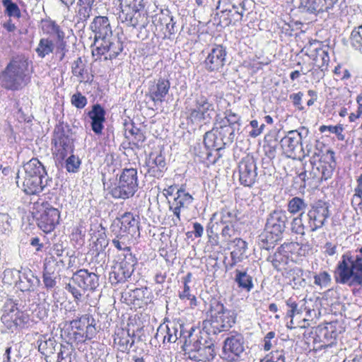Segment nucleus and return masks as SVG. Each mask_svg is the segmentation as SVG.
<instances>
[{
    "mask_svg": "<svg viewBox=\"0 0 362 362\" xmlns=\"http://www.w3.org/2000/svg\"><path fill=\"white\" fill-rule=\"evenodd\" d=\"M24 172L17 173L16 183L27 194H38L50 181L45 166L37 158H32L23 165Z\"/></svg>",
    "mask_w": 362,
    "mask_h": 362,
    "instance_id": "f257e3e1",
    "label": "nucleus"
},
{
    "mask_svg": "<svg viewBox=\"0 0 362 362\" xmlns=\"http://www.w3.org/2000/svg\"><path fill=\"white\" fill-rule=\"evenodd\" d=\"M1 86L8 90H19L30 81L29 62L24 56L13 57L0 75Z\"/></svg>",
    "mask_w": 362,
    "mask_h": 362,
    "instance_id": "f03ea898",
    "label": "nucleus"
},
{
    "mask_svg": "<svg viewBox=\"0 0 362 362\" xmlns=\"http://www.w3.org/2000/svg\"><path fill=\"white\" fill-rule=\"evenodd\" d=\"M339 282L349 285H362V255L344 253L337 267Z\"/></svg>",
    "mask_w": 362,
    "mask_h": 362,
    "instance_id": "7ed1b4c3",
    "label": "nucleus"
},
{
    "mask_svg": "<svg viewBox=\"0 0 362 362\" xmlns=\"http://www.w3.org/2000/svg\"><path fill=\"white\" fill-rule=\"evenodd\" d=\"M288 217L283 210H274L267 219L265 230L259 236V244L262 248L269 250L281 238L286 228Z\"/></svg>",
    "mask_w": 362,
    "mask_h": 362,
    "instance_id": "20e7f679",
    "label": "nucleus"
},
{
    "mask_svg": "<svg viewBox=\"0 0 362 362\" xmlns=\"http://www.w3.org/2000/svg\"><path fill=\"white\" fill-rule=\"evenodd\" d=\"M207 334L201 333L199 337H196L192 339H186L183 350L188 357L197 361H210L213 360L216 356L214 351V344L211 340H208ZM189 338L192 337L190 332L188 335Z\"/></svg>",
    "mask_w": 362,
    "mask_h": 362,
    "instance_id": "39448f33",
    "label": "nucleus"
},
{
    "mask_svg": "<svg viewBox=\"0 0 362 362\" xmlns=\"http://www.w3.org/2000/svg\"><path fill=\"white\" fill-rule=\"evenodd\" d=\"M210 320L203 322V331L206 334H217L231 328L235 323L236 316L233 310L225 308L223 304L217 303L215 312L211 310Z\"/></svg>",
    "mask_w": 362,
    "mask_h": 362,
    "instance_id": "423d86ee",
    "label": "nucleus"
},
{
    "mask_svg": "<svg viewBox=\"0 0 362 362\" xmlns=\"http://www.w3.org/2000/svg\"><path fill=\"white\" fill-rule=\"evenodd\" d=\"M138 189L137 170L124 168L119 175L117 185L110 194L115 199H127L132 197Z\"/></svg>",
    "mask_w": 362,
    "mask_h": 362,
    "instance_id": "0eeeda50",
    "label": "nucleus"
},
{
    "mask_svg": "<svg viewBox=\"0 0 362 362\" xmlns=\"http://www.w3.org/2000/svg\"><path fill=\"white\" fill-rule=\"evenodd\" d=\"M301 139V135L297 131H290L288 132L280 141L283 152L287 157L292 158H300L302 153L303 156H309L312 154L310 164L314 165L315 164L317 153L315 151H313L308 146H306L307 153H305L304 148L302 146Z\"/></svg>",
    "mask_w": 362,
    "mask_h": 362,
    "instance_id": "6e6552de",
    "label": "nucleus"
},
{
    "mask_svg": "<svg viewBox=\"0 0 362 362\" xmlns=\"http://www.w3.org/2000/svg\"><path fill=\"white\" fill-rule=\"evenodd\" d=\"M16 305L17 304L13 300L7 299L4 306V313L1 317L2 323L11 332L28 322V316L20 311Z\"/></svg>",
    "mask_w": 362,
    "mask_h": 362,
    "instance_id": "1a4fd4ad",
    "label": "nucleus"
},
{
    "mask_svg": "<svg viewBox=\"0 0 362 362\" xmlns=\"http://www.w3.org/2000/svg\"><path fill=\"white\" fill-rule=\"evenodd\" d=\"M189 112V118L193 123L206 122L211 119L214 105L206 96L200 95L195 98Z\"/></svg>",
    "mask_w": 362,
    "mask_h": 362,
    "instance_id": "9d476101",
    "label": "nucleus"
},
{
    "mask_svg": "<svg viewBox=\"0 0 362 362\" xmlns=\"http://www.w3.org/2000/svg\"><path fill=\"white\" fill-rule=\"evenodd\" d=\"M4 279L8 280V277L11 276L14 278L13 281L9 282L8 284L16 283L17 287L21 291H33L39 286L40 281L34 275L31 270L24 271L21 272L17 269H6L4 272Z\"/></svg>",
    "mask_w": 362,
    "mask_h": 362,
    "instance_id": "9b49d317",
    "label": "nucleus"
},
{
    "mask_svg": "<svg viewBox=\"0 0 362 362\" xmlns=\"http://www.w3.org/2000/svg\"><path fill=\"white\" fill-rule=\"evenodd\" d=\"M120 1L121 13L119 18L122 23H126L128 26L135 28L139 24L136 15L143 10L144 0H119Z\"/></svg>",
    "mask_w": 362,
    "mask_h": 362,
    "instance_id": "f8f14e48",
    "label": "nucleus"
},
{
    "mask_svg": "<svg viewBox=\"0 0 362 362\" xmlns=\"http://www.w3.org/2000/svg\"><path fill=\"white\" fill-rule=\"evenodd\" d=\"M341 329V327L337 322H329L323 325H318V351L322 348L331 347Z\"/></svg>",
    "mask_w": 362,
    "mask_h": 362,
    "instance_id": "ddd939ff",
    "label": "nucleus"
},
{
    "mask_svg": "<svg viewBox=\"0 0 362 362\" xmlns=\"http://www.w3.org/2000/svg\"><path fill=\"white\" fill-rule=\"evenodd\" d=\"M123 50L122 42L115 36L101 40L100 46L93 50V55H106L105 59L116 58Z\"/></svg>",
    "mask_w": 362,
    "mask_h": 362,
    "instance_id": "4468645a",
    "label": "nucleus"
},
{
    "mask_svg": "<svg viewBox=\"0 0 362 362\" xmlns=\"http://www.w3.org/2000/svg\"><path fill=\"white\" fill-rule=\"evenodd\" d=\"M71 281L82 291H95L99 286V276L88 269H79L74 273Z\"/></svg>",
    "mask_w": 362,
    "mask_h": 362,
    "instance_id": "2eb2a0df",
    "label": "nucleus"
},
{
    "mask_svg": "<svg viewBox=\"0 0 362 362\" xmlns=\"http://www.w3.org/2000/svg\"><path fill=\"white\" fill-rule=\"evenodd\" d=\"M144 168H146V174L157 178L162 177L163 172L167 170L165 158L162 152L150 153Z\"/></svg>",
    "mask_w": 362,
    "mask_h": 362,
    "instance_id": "dca6fc26",
    "label": "nucleus"
},
{
    "mask_svg": "<svg viewBox=\"0 0 362 362\" xmlns=\"http://www.w3.org/2000/svg\"><path fill=\"white\" fill-rule=\"evenodd\" d=\"M119 220L121 224L118 232L119 238L132 239L136 235H139V221L133 214L126 212L121 216Z\"/></svg>",
    "mask_w": 362,
    "mask_h": 362,
    "instance_id": "f3484780",
    "label": "nucleus"
},
{
    "mask_svg": "<svg viewBox=\"0 0 362 362\" xmlns=\"http://www.w3.org/2000/svg\"><path fill=\"white\" fill-rule=\"evenodd\" d=\"M226 50L222 45L214 47L204 61V66L209 71H220L226 63Z\"/></svg>",
    "mask_w": 362,
    "mask_h": 362,
    "instance_id": "a211bd4d",
    "label": "nucleus"
},
{
    "mask_svg": "<svg viewBox=\"0 0 362 362\" xmlns=\"http://www.w3.org/2000/svg\"><path fill=\"white\" fill-rule=\"evenodd\" d=\"M170 87V81L164 78L154 79L148 83V96L155 104L162 103L168 94Z\"/></svg>",
    "mask_w": 362,
    "mask_h": 362,
    "instance_id": "6ab92c4d",
    "label": "nucleus"
},
{
    "mask_svg": "<svg viewBox=\"0 0 362 362\" xmlns=\"http://www.w3.org/2000/svg\"><path fill=\"white\" fill-rule=\"evenodd\" d=\"M240 182L247 187H251L257 176V165L253 157L244 158L239 164Z\"/></svg>",
    "mask_w": 362,
    "mask_h": 362,
    "instance_id": "aec40b11",
    "label": "nucleus"
},
{
    "mask_svg": "<svg viewBox=\"0 0 362 362\" xmlns=\"http://www.w3.org/2000/svg\"><path fill=\"white\" fill-rule=\"evenodd\" d=\"M60 213L58 209L48 205L37 218L38 226L45 233L52 231L59 223Z\"/></svg>",
    "mask_w": 362,
    "mask_h": 362,
    "instance_id": "412c9836",
    "label": "nucleus"
},
{
    "mask_svg": "<svg viewBox=\"0 0 362 362\" xmlns=\"http://www.w3.org/2000/svg\"><path fill=\"white\" fill-rule=\"evenodd\" d=\"M90 28L95 34V43L99 40H103L112 37V28L110 21L106 16L95 17L90 23Z\"/></svg>",
    "mask_w": 362,
    "mask_h": 362,
    "instance_id": "4be33fe9",
    "label": "nucleus"
},
{
    "mask_svg": "<svg viewBox=\"0 0 362 362\" xmlns=\"http://www.w3.org/2000/svg\"><path fill=\"white\" fill-rule=\"evenodd\" d=\"M223 350L225 354L239 356L245 351V341L243 335L235 334L228 337L224 341Z\"/></svg>",
    "mask_w": 362,
    "mask_h": 362,
    "instance_id": "5701e85b",
    "label": "nucleus"
},
{
    "mask_svg": "<svg viewBox=\"0 0 362 362\" xmlns=\"http://www.w3.org/2000/svg\"><path fill=\"white\" fill-rule=\"evenodd\" d=\"M62 158H64L68 153L74 151V139L71 136L66 134L64 132H58L52 139Z\"/></svg>",
    "mask_w": 362,
    "mask_h": 362,
    "instance_id": "b1692460",
    "label": "nucleus"
},
{
    "mask_svg": "<svg viewBox=\"0 0 362 362\" xmlns=\"http://www.w3.org/2000/svg\"><path fill=\"white\" fill-rule=\"evenodd\" d=\"M88 116L91 119V128L93 132L98 135L102 134L104 128L103 123L105 121V110L100 104H95L92 110L88 112Z\"/></svg>",
    "mask_w": 362,
    "mask_h": 362,
    "instance_id": "393cba45",
    "label": "nucleus"
},
{
    "mask_svg": "<svg viewBox=\"0 0 362 362\" xmlns=\"http://www.w3.org/2000/svg\"><path fill=\"white\" fill-rule=\"evenodd\" d=\"M38 351L46 358L59 351V345L54 337H47V335H41L37 341Z\"/></svg>",
    "mask_w": 362,
    "mask_h": 362,
    "instance_id": "a878e982",
    "label": "nucleus"
},
{
    "mask_svg": "<svg viewBox=\"0 0 362 362\" xmlns=\"http://www.w3.org/2000/svg\"><path fill=\"white\" fill-rule=\"evenodd\" d=\"M166 335L164 336V341L170 343H175L184 334V326L178 322H169L165 327Z\"/></svg>",
    "mask_w": 362,
    "mask_h": 362,
    "instance_id": "bb28decb",
    "label": "nucleus"
},
{
    "mask_svg": "<svg viewBox=\"0 0 362 362\" xmlns=\"http://www.w3.org/2000/svg\"><path fill=\"white\" fill-rule=\"evenodd\" d=\"M135 264L136 259L131 253L125 255L124 259L119 263L118 275H122L119 281L125 280L132 276Z\"/></svg>",
    "mask_w": 362,
    "mask_h": 362,
    "instance_id": "cd10ccee",
    "label": "nucleus"
},
{
    "mask_svg": "<svg viewBox=\"0 0 362 362\" xmlns=\"http://www.w3.org/2000/svg\"><path fill=\"white\" fill-rule=\"evenodd\" d=\"M234 248L230 252L233 264H235L238 262H242L246 257V251L247 249V244L241 238H235L233 240Z\"/></svg>",
    "mask_w": 362,
    "mask_h": 362,
    "instance_id": "c85d7f7f",
    "label": "nucleus"
},
{
    "mask_svg": "<svg viewBox=\"0 0 362 362\" xmlns=\"http://www.w3.org/2000/svg\"><path fill=\"white\" fill-rule=\"evenodd\" d=\"M250 4L248 0H219L218 8L224 7L245 13Z\"/></svg>",
    "mask_w": 362,
    "mask_h": 362,
    "instance_id": "c756f323",
    "label": "nucleus"
},
{
    "mask_svg": "<svg viewBox=\"0 0 362 362\" xmlns=\"http://www.w3.org/2000/svg\"><path fill=\"white\" fill-rule=\"evenodd\" d=\"M114 341L119 346V349L123 352L129 351L134 343V339L131 337L129 331L123 329L116 334Z\"/></svg>",
    "mask_w": 362,
    "mask_h": 362,
    "instance_id": "7c9ffc66",
    "label": "nucleus"
},
{
    "mask_svg": "<svg viewBox=\"0 0 362 362\" xmlns=\"http://www.w3.org/2000/svg\"><path fill=\"white\" fill-rule=\"evenodd\" d=\"M244 14L245 13L238 12V11H233L222 7L220 18L223 21H226V25H229L230 24L235 25L237 23H239L243 20Z\"/></svg>",
    "mask_w": 362,
    "mask_h": 362,
    "instance_id": "2f4dec72",
    "label": "nucleus"
},
{
    "mask_svg": "<svg viewBox=\"0 0 362 362\" xmlns=\"http://www.w3.org/2000/svg\"><path fill=\"white\" fill-rule=\"evenodd\" d=\"M204 144L207 148L219 151L224 148L225 143L222 139H218L213 131L207 132L204 137Z\"/></svg>",
    "mask_w": 362,
    "mask_h": 362,
    "instance_id": "473e14b6",
    "label": "nucleus"
},
{
    "mask_svg": "<svg viewBox=\"0 0 362 362\" xmlns=\"http://www.w3.org/2000/svg\"><path fill=\"white\" fill-rule=\"evenodd\" d=\"M52 264L53 262L51 264L48 263L46 266L44 265L42 281L47 289L53 288L57 285V272L52 269Z\"/></svg>",
    "mask_w": 362,
    "mask_h": 362,
    "instance_id": "72a5a7b5",
    "label": "nucleus"
},
{
    "mask_svg": "<svg viewBox=\"0 0 362 362\" xmlns=\"http://www.w3.org/2000/svg\"><path fill=\"white\" fill-rule=\"evenodd\" d=\"M176 194L177 196L175 197L173 204L182 209L188 208L194 200L192 196L188 192H186L182 188L177 189Z\"/></svg>",
    "mask_w": 362,
    "mask_h": 362,
    "instance_id": "f704fd0d",
    "label": "nucleus"
},
{
    "mask_svg": "<svg viewBox=\"0 0 362 362\" xmlns=\"http://www.w3.org/2000/svg\"><path fill=\"white\" fill-rule=\"evenodd\" d=\"M54 45L53 42L48 38H42L35 49L38 57L41 58L45 57L52 53L54 50Z\"/></svg>",
    "mask_w": 362,
    "mask_h": 362,
    "instance_id": "c9c22d12",
    "label": "nucleus"
},
{
    "mask_svg": "<svg viewBox=\"0 0 362 362\" xmlns=\"http://www.w3.org/2000/svg\"><path fill=\"white\" fill-rule=\"evenodd\" d=\"M235 281L238 283L239 287L250 291L253 287L252 277L247 274L246 272H241L239 270L235 271Z\"/></svg>",
    "mask_w": 362,
    "mask_h": 362,
    "instance_id": "e433bc0d",
    "label": "nucleus"
},
{
    "mask_svg": "<svg viewBox=\"0 0 362 362\" xmlns=\"http://www.w3.org/2000/svg\"><path fill=\"white\" fill-rule=\"evenodd\" d=\"M238 221V213L234 209L225 207L221 211V222L223 224H234Z\"/></svg>",
    "mask_w": 362,
    "mask_h": 362,
    "instance_id": "4c0bfd02",
    "label": "nucleus"
},
{
    "mask_svg": "<svg viewBox=\"0 0 362 362\" xmlns=\"http://www.w3.org/2000/svg\"><path fill=\"white\" fill-rule=\"evenodd\" d=\"M2 4L5 8L4 13L8 17L19 18L21 16L18 6L12 0H2Z\"/></svg>",
    "mask_w": 362,
    "mask_h": 362,
    "instance_id": "58836bf2",
    "label": "nucleus"
},
{
    "mask_svg": "<svg viewBox=\"0 0 362 362\" xmlns=\"http://www.w3.org/2000/svg\"><path fill=\"white\" fill-rule=\"evenodd\" d=\"M350 42L353 47L362 52V24L353 29L350 36Z\"/></svg>",
    "mask_w": 362,
    "mask_h": 362,
    "instance_id": "ea45409f",
    "label": "nucleus"
},
{
    "mask_svg": "<svg viewBox=\"0 0 362 362\" xmlns=\"http://www.w3.org/2000/svg\"><path fill=\"white\" fill-rule=\"evenodd\" d=\"M78 9L76 11V16L78 18V22H84L88 20L90 16L91 4H83L77 3Z\"/></svg>",
    "mask_w": 362,
    "mask_h": 362,
    "instance_id": "a19ab883",
    "label": "nucleus"
},
{
    "mask_svg": "<svg viewBox=\"0 0 362 362\" xmlns=\"http://www.w3.org/2000/svg\"><path fill=\"white\" fill-rule=\"evenodd\" d=\"M306 204L304 201L299 197L292 198L288 204V211L291 214H296L305 209Z\"/></svg>",
    "mask_w": 362,
    "mask_h": 362,
    "instance_id": "79ce46f5",
    "label": "nucleus"
},
{
    "mask_svg": "<svg viewBox=\"0 0 362 362\" xmlns=\"http://www.w3.org/2000/svg\"><path fill=\"white\" fill-rule=\"evenodd\" d=\"M230 115H227L225 118L222 119L219 122L220 128L226 132H230L229 139L232 141L234 138V128L233 125L236 124V120H230Z\"/></svg>",
    "mask_w": 362,
    "mask_h": 362,
    "instance_id": "37998d69",
    "label": "nucleus"
},
{
    "mask_svg": "<svg viewBox=\"0 0 362 362\" xmlns=\"http://www.w3.org/2000/svg\"><path fill=\"white\" fill-rule=\"evenodd\" d=\"M179 298L183 301L189 300L191 307L197 305V298L194 295L191 294L189 285H184L183 290L179 293Z\"/></svg>",
    "mask_w": 362,
    "mask_h": 362,
    "instance_id": "c03bdc74",
    "label": "nucleus"
},
{
    "mask_svg": "<svg viewBox=\"0 0 362 362\" xmlns=\"http://www.w3.org/2000/svg\"><path fill=\"white\" fill-rule=\"evenodd\" d=\"M57 362H71V352L69 346L60 344L57 352Z\"/></svg>",
    "mask_w": 362,
    "mask_h": 362,
    "instance_id": "a18cd8bd",
    "label": "nucleus"
},
{
    "mask_svg": "<svg viewBox=\"0 0 362 362\" xmlns=\"http://www.w3.org/2000/svg\"><path fill=\"white\" fill-rule=\"evenodd\" d=\"M53 262V264H52V269L54 272L58 273L59 270L63 269L65 267V262L63 259L61 257H56L54 255H51L49 257H47L45 260L44 265H47L48 263L51 264Z\"/></svg>",
    "mask_w": 362,
    "mask_h": 362,
    "instance_id": "49530a36",
    "label": "nucleus"
},
{
    "mask_svg": "<svg viewBox=\"0 0 362 362\" xmlns=\"http://www.w3.org/2000/svg\"><path fill=\"white\" fill-rule=\"evenodd\" d=\"M11 218L8 214L0 213V233L6 234L11 230Z\"/></svg>",
    "mask_w": 362,
    "mask_h": 362,
    "instance_id": "de8ad7c7",
    "label": "nucleus"
},
{
    "mask_svg": "<svg viewBox=\"0 0 362 362\" xmlns=\"http://www.w3.org/2000/svg\"><path fill=\"white\" fill-rule=\"evenodd\" d=\"M71 71L74 76L80 78V82L83 81L84 78V65L83 64V62L81 57H78L74 62L71 66Z\"/></svg>",
    "mask_w": 362,
    "mask_h": 362,
    "instance_id": "09e8293b",
    "label": "nucleus"
},
{
    "mask_svg": "<svg viewBox=\"0 0 362 362\" xmlns=\"http://www.w3.org/2000/svg\"><path fill=\"white\" fill-rule=\"evenodd\" d=\"M81 165V160L78 157L74 155L70 156L66 160V168L69 173H76L78 171Z\"/></svg>",
    "mask_w": 362,
    "mask_h": 362,
    "instance_id": "8fccbe9b",
    "label": "nucleus"
},
{
    "mask_svg": "<svg viewBox=\"0 0 362 362\" xmlns=\"http://www.w3.org/2000/svg\"><path fill=\"white\" fill-rule=\"evenodd\" d=\"M71 104L78 109L83 108L87 104V98L78 92L71 96Z\"/></svg>",
    "mask_w": 362,
    "mask_h": 362,
    "instance_id": "3c124183",
    "label": "nucleus"
},
{
    "mask_svg": "<svg viewBox=\"0 0 362 362\" xmlns=\"http://www.w3.org/2000/svg\"><path fill=\"white\" fill-rule=\"evenodd\" d=\"M318 214H320L324 218L321 221V226H322L325 225L326 218L329 216L328 203L318 200Z\"/></svg>",
    "mask_w": 362,
    "mask_h": 362,
    "instance_id": "603ef678",
    "label": "nucleus"
},
{
    "mask_svg": "<svg viewBox=\"0 0 362 362\" xmlns=\"http://www.w3.org/2000/svg\"><path fill=\"white\" fill-rule=\"evenodd\" d=\"M65 288L72 294L76 300H80L81 299L83 296L81 291L78 288V286L74 284L71 281L66 284Z\"/></svg>",
    "mask_w": 362,
    "mask_h": 362,
    "instance_id": "864d4df0",
    "label": "nucleus"
},
{
    "mask_svg": "<svg viewBox=\"0 0 362 362\" xmlns=\"http://www.w3.org/2000/svg\"><path fill=\"white\" fill-rule=\"evenodd\" d=\"M89 317L83 315L78 320L71 321V325L73 328H75L78 331H83L84 328H86V323L89 322Z\"/></svg>",
    "mask_w": 362,
    "mask_h": 362,
    "instance_id": "5fc2aeb1",
    "label": "nucleus"
},
{
    "mask_svg": "<svg viewBox=\"0 0 362 362\" xmlns=\"http://www.w3.org/2000/svg\"><path fill=\"white\" fill-rule=\"evenodd\" d=\"M286 305L290 308V310H288L286 313V317L293 318L295 315H297L300 313V310L298 308V304L291 298H288L286 301Z\"/></svg>",
    "mask_w": 362,
    "mask_h": 362,
    "instance_id": "6e6d98bb",
    "label": "nucleus"
},
{
    "mask_svg": "<svg viewBox=\"0 0 362 362\" xmlns=\"http://www.w3.org/2000/svg\"><path fill=\"white\" fill-rule=\"evenodd\" d=\"M94 320H91V322H88L86 325V331L81 335L82 337H85V339H91L96 333V329L95 325H93Z\"/></svg>",
    "mask_w": 362,
    "mask_h": 362,
    "instance_id": "4d7b16f0",
    "label": "nucleus"
},
{
    "mask_svg": "<svg viewBox=\"0 0 362 362\" xmlns=\"http://www.w3.org/2000/svg\"><path fill=\"white\" fill-rule=\"evenodd\" d=\"M128 240L119 238L117 233L116 238L112 240V243L119 250L130 252V247L126 244V240Z\"/></svg>",
    "mask_w": 362,
    "mask_h": 362,
    "instance_id": "13d9d810",
    "label": "nucleus"
},
{
    "mask_svg": "<svg viewBox=\"0 0 362 362\" xmlns=\"http://www.w3.org/2000/svg\"><path fill=\"white\" fill-rule=\"evenodd\" d=\"M306 216L308 219V223H309V228L310 230L312 232H315L317 229V223H316V218H317V210L316 209H312L308 211Z\"/></svg>",
    "mask_w": 362,
    "mask_h": 362,
    "instance_id": "bf43d9fd",
    "label": "nucleus"
},
{
    "mask_svg": "<svg viewBox=\"0 0 362 362\" xmlns=\"http://www.w3.org/2000/svg\"><path fill=\"white\" fill-rule=\"evenodd\" d=\"M291 230L296 234H303L304 227L300 217L294 218L291 222Z\"/></svg>",
    "mask_w": 362,
    "mask_h": 362,
    "instance_id": "052dcab7",
    "label": "nucleus"
},
{
    "mask_svg": "<svg viewBox=\"0 0 362 362\" xmlns=\"http://www.w3.org/2000/svg\"><path fill=\"white\" fill-rule=\"evenodd\" d=\"M221 231V235L226 240H229L233 236L235 235V229L234 224H225Z\"/></svg>",
    "mask_w": 362,
    "mask_h": 362,
    "instance_id": "680f3d73",
    "label": "nucleus"
},
{
    "mask_svg": "<svg viewBox=\"0 0 362 362\" xmlns=\"http://www.w3.org/2000/svg\"><path fill=\"white\" fill-rule=\"evenodd\" d=\"M173 16H170L169 11L167 10L165 13L162 12L160 15L156 16L155 21L161 26L165 27L169 22L172 21Z\"/></svg>",
    "mask_w": 362,
    "mask_h": 362,
    "instance_id": "e2e57ef3",
    "label": "nucleus"
},
{
    "mask_svg": "<svg viewBox=\"0 0 362 362\" xmlns=\"http://www.w3.org/2000/svg\"><path fill=\"white\" fill-rule=\"evenodd\" d=\"M334 6V0H318V14L320 13L327 12L329 9Z\"/></svg>",
    "mask_w": 362,
    "mask_h": 362,
    "instance_id": "0e129e2a",
    "label": "nucleus"
},
{
    "mask_svg": "<svg viewBox=\"0 0 362 362\" xmlns=\"http://www.w3.org/2000/svg\"><path fill=\"white\" fill-rule=\"evenodd\" d=\"M66 49V42L63 40H60L57 43L56 54L59 55V60L62 61L65 57V54L67 52Z\"/></svg>",
    "mask_w": 362,
    "mask_h": 362,
    "instance_id": "69168bd1",
    "label": "nucleus"
},
{
    "mask_svg": "<svg viewBox=\"0 0 362 362\" xmlns=\"http://www.w3.org/2000/svg\"><path fill=\"white\" fill-rule=\"evenodd\" d=\"M265 362H285L284 351L281 350L272 352L270 358L267 359Z\"/></svg>",
    "mask_w": 362,
    "mask_h": 362,
    "instance_id": "338daca9",
    "label": "nucleus"
},
{
    "mask_svg": "<svg viewBox=\"0 0 362 362\" xmlns=\"http://www.w3.org/2000/svg\"><path fill=\"white\" fill-rule=\"evenodd\" d=\"M334 74L339 77L341 80H346L351 77V74L348 69L341 70V66H338L334 69Z\"/></svg>",
    "mask_w": 362,
    "mask_h": 362,
    "instance_id": "774afa93",
    "label": "nucleus"
}]
</instances>
